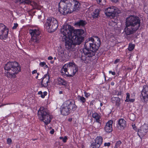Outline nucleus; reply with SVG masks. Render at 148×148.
Here are the masks:
<instances>
[{
	"label": "nucleus",
	"mask_w": 148,
	"mask_h": 148,
	"mask_svg": "<svg viewBox=\"0 0 148 148\" xmlns=\"http://www.w3.org/2000/svg\"><path fill=\"white\" fill-rule=\"evenodd\" d=\"M60 36L65 41V47L69 51H74L76 45H80L84 40V31L82 29L74 30L68 24L62 26L60 30Z\"/></svg>",
	"instance_id": "nucleus-1"
},
{
	"label": "nucleus",
	"mask_w": 148,
	"mask_h": 148,
	"mask_svg": "<svg viewBox=\"0 0 148 148\" xmlns=\"http://www.w3.org/2000/svg\"><path fill=\"white\" fill-rule=\"evenodd\" d=\"M101 45V41L99 38L94 36L90 38L85 42V49L82 53L81 58L85 63H87L91 60V58L95 55V52L97 51Z\"/></svg>",
	"instance_id": "nucleus-2"
},
{
	"label": "nucleus",
	"mask_w": 148,
	"mask_h": 148,
	"mask_svg": "<svg viewBox=\"0 0 148 148\" xmlns=\"http://www.w3.org/2000/svg\"><path fill=\"white\" fill-rule=\"evenodd\" d=\"M80 5L77 0H61L59 4V10L65 15L77 11L80 9Z\"/></svg>",
	"instance_id": "nucleus-3"
},
{
	"label": "nucleus",
	"mask_w": 148,
	"mask_h": 148,
	"mask_svg": "<svg viewBox=\"0 0 148 148\" xmlns=\"http://www.w3.org/2000/svg\"><path fill=\"white\" fill-rule=\"evenodd\" d=\"M125 27L123 33L124 35H130L134 33L139 28L140 20L139 18L134 15H130L126 19Z\"/></svg>",
	"instance_id": "nucleus-4"
},
{
	"label": "nucleus",
	"mask_w": 148,
	"mask_h": 148,
	"mask_svg": "<svg viewBox=\"0 0 148 148\" xmlns=\"http://www.w3.org/2000/svg\"><path fill=\"white\" fill-rule=\"evenodd\" d=\"M5 76L10 78H14L21 71L19 64L16 62H9L6 64L4 67Z\"/></svg>",
	"instance_id": "nucleus-5"
},
{
	"label": "nucleus",
	"mask_w": 148,
	"mask_h": 148,
	"mask_svg": "<svg viewBox=\"0 0 148 148\" xmlns=\"http://www.w3.org/2000/svg\"><path fill=\"white\" fill-rule=\"evenodd\" d=\"M77 108L75 105V102L71 100H68L65 101L61 107L60 112L63 115L69 114L71 111L75 110Z\"/></svg>",
	"instance_id": "nucleus-6"
},
{
	"label": "nucleus",
	"mask_w": 148,
	"mask_h": 148,
	"mask_svg": "<svg viewBox=\"0 0 148 148\" xmlns=\"http://www.w3.org/2000/svg\"><path fill=\"white\" fill-rule=\"evenodd\" d=\"M77 67L73 63L69 62L65 64L62 68L61 72L63 75L73 76L77 71Z\"/></svg>",
	"instance_id": "nucleus-7"
},
{
	"label": "nucleus",
	"mask_w": 148,
	"mask_h": 148,
	"mask_svg": "<svg viewBox=\"0 0 148 148\" xmlns=\"http://www.w3.org/2000/svg\"><path fill=\"white\" fill-rule=\"evenodd\" d=\"M38 115L39 119L43 122L45 125H47L51 122L52 118L51 117L47 109L41 107L38 111Z\"/></svg>",
	"instance_id": "nucleus-8"
},
{
	"label": "nucleus",
	"mask_w": 148,
	"mask_h": 148,
	"mask_svg": "<svg viewBox=\"0 0 148 148\" xmlns=\"http://www.w3.org/2000/svg\"><path fill=\"white\" fill-rule=\"evenodd\" d=\"M29 33L31 36L30 40L31 44L36 46L40 43L41 40V35L40 29L38 28L30 29Z\"/></svg>",
	"instance_id": "nucleus-9"
},
{
	"label": "nucleus",
	"mask_w": 148,
	"mask_h": 148,
	"mask_svg": "<svg viewBox=\"0 0 148 148\" xmlns=\"http://www.w3.org/2000/svg\"><path fill=\"white\" fill-rule=\"evenodd\" d=\"M58 21L53 17H48L46 20L44 25L45 28L48 32H52L56 30L58 27Z\"/></svg>",
	"instance_id": "nucleus-10"
},
{
	"label": "nucleus",
	"mask_w": 148,
	"mask_h": 148,
	"mask_svg": "<svg viewBox=\"0 0 148 148\" xmlns=\"http://www.w3.org/2000/svg\"><path fill=\"white\" fill-rule=\"evenodd\" d=\"M8 29L2 23H0V39L5 40L8 37Z\"/></svg>",
	"instance_id": "nucleus-11"
},
{
	"label": "nucleus",
	"mask_w": 148,
	"mask_h": 148,
	"mask_svg": "<svg viewBox=\"0 0 148 148\" xmlns=\"http://www.w3.org/2000/svg\"><path fill=\"white\" fill-rule=\"evenodd\" d=\"M117 8L114 6H111L105 10V13L106 15L109 16L113 17L115 16L116 12L119 13L117 12Z\"/></svg>",
	"instance_id": "nucleus-12"
},
{
	"label": "nucleus",
	"mask_w": 148,
	"mask_h": 148,
	"mask_svg": "<svg viewBox=\"0 0 148 148\" xmlns=\"http://www.w3.org/2000/svg\"><path fill=\"white\" fill-rule=\"evenodd\" d=\"M148 130V126L147 124H145L138 130V134L140 137H143L146 134Z\"/></svg>",
	"instance_id": "nucleus-13"
},
{
	"label": "nucleus",
	"mask_w": 148,
	"mask_h": 148,
	"mask_svg": "<svg viewBox=\"0 0 148 148\" xmlns=\"http://www.w3.org/2000/svg\"><path fill=\"white\" fill-rule=\"evenodd\" d=\"M141 95L144 101L146 102L148 101V85H144L143 86Z\"/></svg>",
	"instance_id": "nucleus-14"
},
{
	"label": "nucleus",
	"mask_w": 148,
	"mask_h": 148,
	"mask_svg": "<svg viewBox=\"0 0 148 148\" xmlns=\"http://www.w3.org/2000/svg\"><path fill=\"white\" fill-rule=\"evenodd\" d=\"M50 82V77L49 75L45 74L42 78L41 82V85L42 87H46L48 85V83Z\"/></svg>",
	"instance_id": "nucleus-15"
},
{
	"label": "nucleus",
	"mask_w": 148,
	"mask_h": 148,
	"mask_svg": "<svg viewBox=\"0 0 148 148\" xmlns=\"http://www.w3.org/2000/svg\"><path fill=\"white\" fill-rule=\"evenodd\" d=\"M126 126V121L124 119H121L118 121L117 127L118 129H124Z\"/></svg>",
	"instance_id": "nucleus-16"
},
{
	"label": "nucleus",
	"mask_w": 148,
	"mask_h": 148,
	"mask_svg": "<svg viewBox=\"0 0 148 148\" xmlns=\"http://www.w3.org/2000/svg\"><path fill=\"white\" fill-rule=\"evenodd\" d=\"M113 123V121L110 120L106 123L104 127V130L106 132L109 133L112 132V124Z\"/></svg>",
	"instance_id": "nucleus-17"
},
{
	"label": "nucleus",
	"mask_w": 148,
	"mask_h": 148,
	"mask_svg": "<svg viewBox=\"0 0 148 148\" xmlns=\"http://www.w3.org/2000/svg\"><path fill=\"white\" fill-rule=\"evenodd\" d=\"M111 101L112 103H115L117 107L120 106L121 104V99L119 97H112L111 99Z\"/></svg>",
	"instance_id": "nucleus-18"
},
{
	"label": "nucleus",
	"mask_w": 148,
	"mask_h": 148,
	"mask_svg": "<svg viewBox=\"0 0 148 148\" xmlns=\"http://www.w3.org/2000/svg\"><path fill=\"white\" fill-rule=\"evenodd\" d=\"M92 117L95 119L96 121L99 124V126L101 125V122L100 120L101 116L96 112H95L92 114Z\"/></svg>",
	"instance_id": "nucleus-19"
},
{
	"label": "nucleus",
	"mask_w": 148,
	"mask_h": 148,
	"mask_svg": "<svg viewBox=\"0 0 148 148\" xmlns=\"http://www.w3.org/2000/svg\"><path fill=\"white\" fill-rule=\"evenodd\" d=\"M86 24V22L83 20H80L75 23V25L77 27H84Z\"/></svg>",
	"instance_id": "nucleus-20"
},
{
	"label": "nucleus",
	"mask_w": 148,
	"mask_h": 148,
	"mask_svg": "<svg viewBox=\"0 0 148 148\" xmlns=\"http://www.w3.org/2000/svg\"><path fill=\"white\" fill-rule=\"evenodd\" d=\"M100 12V10L99 9H96L92 14V17L94 18H98L99 16Z\"/></svg>",
	"instance_id": "nucleus-21"
},
{
	"label": "nucleus",
	"mask_w": 148,
	"mask_h": 148,
	"mask_svg": "<svg viewBox=\"0 0 148 148\" xmlns=\"http://www.w3.org/2000/svg\"><path fill=\"white\" fill-rule=\"evenodd\" d=\"M103 138L101 136H97L95 139V142L100 146L103 142Z\"/></svg>",
	"instance_id": "nucleus-22"
},
{
	"label": "nucleus",
	"mask_w": 148,
	"mask_h": 148,
	"mask_svg": "<svg viewBox=\"0 0 148 148\" xmlns=\"http://www.w3.org/2000/svg\"><path fill=\"white\" fill-rule=\"evenodd\" d=\"M57 80L58 83L60 85L66 86V81L61 78H58Z\"/></svg>",
	"instance_id": "nucleus-23"
},
{
	"label": "nucleus",
	"mask_w": 148,
	"mask_h": 148,
	"mask_svg": "<svg viewBox=\"0 0 148 148\" xmlns=\"http://www.w3.org/2000/svg\"><path fill=\"white\" fill-rule=\"evenodd\" d=\"M77 99L79 101H80L83 103H85L86 101V99L83 96H77Z\"/></svg>",
	"instance_id": "nucleus-24"
},
{
	"label": "nucleus",
	"mask_w": 148,
	"mask_h": 148,
	"mask_svg": "<svg viewBox=\"0 0 148 148\" xmlns=\"http://www.w3.org/2000/svg\"><path fill=\"white\" fill-rule=\"evenodd\" d=\"M90 146L92 148H99L100 145L95 142L92 143L91 144Z\"/></svg>",
	"instance_id": "nucleus-25"
},
{
	"label": "nucleus",
	"mask_w": 148,
	"mask_h": 148,
	"mask_svg": "<svg viewBox=\"0 0 148 148\" xmlns=\"http://www.w3.org/2000/svg\"><path fill=\"white\" fill-rule=\"evenodd\" d=\"M21 3L23 4H31L32 2L33 1V0H21Z\"/></svg>",
	"instance_id": "nucleus-26"
},
{
	"label": "nucleus",
	"mask_w": 148,
	"mask_h": 148,
	"mask_svg": "<svg viewBox=\"0 0 148 148\" xmlns=\"http://www.w3.org/2000/svg\"><path fill=\"white\" fill-rule=\"evenodd\" d=\"M35 9H38V5L36 3L34 2H32L31 4H30Z\"/></svg>",
	"instance_id": "nucleus-27"
},
{
	"label": "nucleus",
	"mask_w": 148,
	"mask_h": 148,
	"mask_svg": "<svg viewBox=\"0 0 148 148\" xmlns=\"http://www.w3.org/2000/svg\"><path fill=\"white\" fill-rule=\"evenodd\" d=\"M97 3L100 5H103L105 4V0H96Z\"/></svg>",
	"instance_id": "nucleus-28"
},
{
	"label": "nucleus",
	"mask_w": 148,
	"mask_h": 148,
	"mask_svg": "<svg viewBox=\"0 0 148 148\" xmlns=\"http://www.w3.org/2000/svg\"><path fill=\"white\" fill-rule=\"evenodd\" d=\"M135 45L134 44H129L128 48V50L130 51L133 50L134 49Z\"/></svg>",
	"instance_id": "nucleus-29"
},
{
	"label": "nucleus",
	"mask_w": 148,
	"mask_h": 148,
	"mask_svg": "<svg viewBox=\"0 0 148 148\" xmlns=\"http://www.w3.org/2000/svg\"><path fill=\"white\" fill-rule=\"evenodd\" d=\"M39 65L40 66L42 67L44 66L45 65L46 68H47L48 67V66L46 64V63L45 62H40V63Z\"/></svg>",
	"instance_id": "nucleus-30"
},
{
	"label": "nucleus",
	"mask_w": 148,
	"mask_h": 148,
	"mask_svg": "<svg viewBox=\"0 0 148 148\" xmlns=\"http://www.w3.org/2000/svg\"><path fill=\"white\" fill-rule=\"evenodd\" d=\"M60 140H62L63 142L65 143L66 142V140L67 139V138L66 136H65L64 138L62 137H60Z\"/></svg>",
	"instance_id": "nucleus-31"
},
{
	"label": "nucleus",
	"mask_w": 148,
	"mask_h": 148,
	"mask_svg": "<svg viewBox=\"0 0 148 148\" xmlns=\"http://www.w3.org/2000/svg\"><path fill=\"white\" fill-rule=\"evenodd\" d=\"M121 144V142L119 140L118 141H117L116 143L114 148H117L119 147L120 145Z\"/></svg>",
	"instance_id": "nucleus-32"
},
{
	"label": "nucleus",
	"mask_w": 148,
	"mask_h": 148,
	"mask_svg": "<svg viewBox=\"0 0 148 148\" xmlns=\"http://www.w3.org/2000/svg\"><path fill=\"white\" fill-rule=\"evenodd\" d=\"M126 99L125 100V101L128 102V100L130 99V94L129 93H126Z\"/></svg>",
	"instance_id": "nucleus-33"
},
{
	"label": "nucleus",
	"mask_w": 148,
	"mask_h": 148,
	"mask_svg": "<svg viewBox=\"0 0 148 148\" xmlns=\"http://www.w3.org/2000/svg\"><path fill=\"white\" fill-rule=\"evenodd\" d=\"M7 143L9 145H10L12 143V140L10 138H8L7 140Z\"/></svg>",
	"instance_id": "nucleus-34"
},
{
	"label": "nucleus",
	"mask_w": 148,
	"mask_h": 148,
	"mask_svg": "<svg viewBox=\"0 0 148 148\" xmlns=\"http://www.w3.org/2000/svg\"><path fill=\"white\" fill-rule=\"evenodd\" d=\"M47 92L45 91L43 92V94L42 95H41V97L42 98H44L45 96H46L47 95Z\"/></svg>",
	"instance_id": "nucleus-35"
},
{
	"label": "nucleus",
	"mask_w": 148,
	"mask_h": 148,
	"mask_svg": "<svg viewBox=\"0 0 148 148\" xmlns=\"http://www.w3.org/2000/svg\"><path fill=\"white\" fill-rule=\"evenodd\" d=\"M84 94L85 96L86 97H88L90 95V94L89 93H87L86 91L84 92Z\"/></svg>",
	"instance_id": "nucleus-36"
},
{
	"label": "nucleus",
	"mask_w": 148,
	"mask_h": 148,
	"mask_svg": "<svg viewBox=\"0 0 148 148\" xmlns=\"http://www.w3.org/2000/svg\"><path fill=\"white\" fill-rule=\"evenodd\" d=\"M122 93L121 91H119L117 92H116V95L118 96H122Z\"/></svg>",
	"instance_id": "nucleus-37"
},
{
	"label": "nucleus",
	"mask_w": 148,
	"mask_h": 148,
	"mask_svg": "<svg viewBox=\"0 0 148 148\" xmlns=\"http://www.w3.org/2000/svg\"><path fill=\"white\" fill-rule=\"evenodd\" d=\"M14 26L12 27V29H15L16 28L18 25L17 23H14Z\"/></svg>",
	"instance_id": "nucleus-38"
},
{
	"label": "nucleus",
	"mask_w": 148,
	"mask_h": 148,
	"mask_svg": "<svg viewBox=\"0 0 148 148\" xmlns=\"http://www.w3.org/2000/svg\"><path fill=\"white\" fill-rule=\"evenodd\" d=\"M109 74H110V73H111V74L112 75H115L116 74V73L114 71V72H112V71H109Z\"/></svg>",
	"instance_id": "nucleus-39"
},
{
	"label": "nucleus",
	"mask_w": 148,
	"mask_h": 148,
	"mask_svg": "<svg viewBox=\"0 0 148 148\" xmlns=\"http://www.w3.org/2000/svg\"><path fill=\"white\" fill-rule=\"evenodd\" d=\"M110 145V143H105L104 144V145L105 146H109Z\"/></svg>",
	"instance_id": "nucleus-40"
},
{
	"label": "nucleus",
	"mask_w": 148,
	"mask_h": 148,
	"mask_svg": "<svg viewBox=\"0 0 148 148\" xmlns=\"http://www.w3.org/2000/svg\"><path fill=\"white\" fill-rule=\"evenodd\" d=\"M13 1L15 3H21V0H13Z\"/></svg>",
	"instance_id": "nucleus-41"
},
{
	"label": "nucleus",
	"mask_w": 148,
	"mask_h": 148,
	"mask_svg": "<svg viewBox=\"0 0 148 148\" xmlns=\"http://www.w3.org/2000/svg\"><path fill=\"white\" fill-rule=\"evenodd\" d=\"M120 61V59H116L114 61V63L115 64H117L118 62Z\"/></svg>",
	"instance_id": "nucleus-42"
},
{
	"label": "nucleus",
	"mask_w": 148,
	"mask_h": 148,
	"mask_svg": "<svg viewBox=\"0 0 148 148\" xmlns=\"http://www.w3.org/2000/svg\"><path fill=\"white\" fill-rule=\"evenodd\" d=\"M132 127H133V129L135 130H136V131H137V129H136V127L135 125H132Z\"/></svg>",
	"instance_id": "nucleus-43"
},
{
	"label": "nucleus",
	"mask_w": 148,
	"mask_h": 148,
	"mask_svg": "<svg viewBox=\"0 0 148 148\" xmlns=\"http://www.w3.org/2000/svg\"><path fill=\"white\" fill-rule=\"evenodd\" d=\"M134 99H129L128 100V102H133L134 101Z\"/></svg>",
	"instance_id": "nucleus-44"
},
{
	"label": "nucleus",
	"mask_w": 148,
	"mask_h": 148,
	"mask_svg": "<svg viewBox=\"0 0 148 148\" xmlns=\"http://www.w3.org/2000/svg\"><path fill=\"white\" fill-rule=\"evenodd\" d=\"M54 132V131L53 129H52V130L50 131V133L51 134H53Z\"/></svg>",
	"instance_id": "nucleus-45"
},
{
	"label": "nucleus",
	"mask_w": 148,
	"mask_h": 148,
	"mask_svg": "<svg viewBox=\"0 0 148 148\" xmlns=\"http://www.w3.org/2000/svg\"><path fill=\"white\" fill-rule=\"evenodd\" d=\"M37 73V70H34L32 72V74H33L36 73Z\"/></svg>",
	"instance_id": "nucleus-46"
},
{
	"label": "nucleus",
	"mask_w": 148,
	"mask_h": 148,
	"mask_svg": "<svg viewBox=\"0 0 148 148\" xmlns=\"http://www.w3.org/2000/svg\"><path fill=\"white\" fill-rule=\"evenodd\" d=\"M53 58V57L51 56L49 57L48 58V59L49 60H51Z\"/></svg>",
	"instance_id": "nucleus-47"
},
{
	"label": "nucleus",
	"mask_w": 148,
	"mask_h": 148,
	"mask_svg": "<svg viewBox=\"0 0 148 148\" xmlns=\"http://www.w3.org/2000/svg\"><path fill=\"white\" fill-rule=\"evenodd\" d=\"M38 94L41 95H42V91H40L38 92Z\"/></svg>",
	"instance_id": "nucleus-48"
},
{
	"label": "nucleus",
	"mask_w": 148,
	"mask_h": 148,
	"mask_svg": "<svg viewBox=\"0 0 148 148\" xmlns=\"http://www.w3.org/2000/svg\"><path fill=\"white\" fill-rule=\"evenodd\" d=\"M112 1L116 3L118 1V0H112Z\"/></svg>",
	"instance_id": "nucleus-49"
},
{
	"label": "nucleus",
	"mask_w": 148,
	"mask_h": 148,
	"mask_svg": "<svg viewBox=\"0 0 148 148\" xmlns=\"http://www.w3.org/2000/svg\"><path fill=\"white\" fill-rule=\"evenodd\" d=\"M95 101L94 100H92V101L90 103V104L91 105H93V102H94V101Z\"/></svg>",
	"instance_id": "nucleus-50"
},
{
	"label": "nucleus",
	"mask_w": 148,
	"mask_h": 148,
	"mask_svg": "<svg viewBox=\"0 0 148 148\" xmlns=\"http://www.w3.org/2000/svg\"><path fill=\"white\" fill-rule=\"evenodd\" d=\"M114 82H112L111 83V85H112V86H114Z\"/></svg>",
	"instance_id": "nucleus-51"
},
{
	"label": "nucleus",
	"mask_w": 148,
	"mask_h": 148,
	"mask_svg": "<svg viewBox=\"0 0 148 148\" xmlns=\"http://www.w3.org/2000/svg\"><path fill=\"white\" fill-rule=\"evenodd\" d=\"M59 93L60 94H61L62 93V91H60L59 92Z\"/></svg>",
	"instance_id": "nucleus-52"
},
{
	"label": "nucleus",
	"mask_w": 148,
	"mask_h": 148,
	"mask_svg": "<svg viewBox=\"0 0 148 148\" xmlns=\"http://www.w3.org/2000/svg\"><path fill=\"white\" fill-rule=\"evenodd\" d=\"M103 105V103H100V106H102Z\"/></svg>",
	"instance_id": "nucleus-53"
},
{
	"label": "nucleus",
	"mask_w": 148,
	"mask_h": 148,
	"mask_svg": "<svg viewBox=\"0 0 148 148\" xmlns=\"http://www.w3.org/2000/svg\"><path fill=\"white\" fill-rule=\"evenodd\" d=\"M31 140H37V139L36 138H35L34 139H32Z\"/></svg>",
	"instance_id": "nucleus-54"
},
{
	"label": "nucleus",
	"mask_w": 148,
	"mask_h": 148,
	"mask_svg": "<svg viewBox=\"0 0 148 148\" xmlns=\"http://www.w3.org/2000/svg\"><path fill=\"white\" fill-rule=\"evenodd\" d=\"M132 116H134V117H135V115H134V114H132Z\"/></svg>",
	"instance_id": "nucleus-55"
},
{
	"label": "nucleus",
	"mask_w": 148,
	"mask_h": 148,
	"mask_svg": "<svg viewBox=\"0 0 148 148\" xmlns=\"http://www.w3.org/2000/svg\"><path fill=\"white\" fill-rule=\"evenodd\" d=\"M38 76L37 75V76L36 77V79H37V78H38Z\"/></svg>",
	"instance_id": "nucleus-56"
},
{
	"label": "nucleus",
	"mask_w": 148,
	"mask_h": 148,
	"mask_svg": "<svg viewBox=\"0 0 148 148\" xmlns=\"http://www.w3.org/2000/svg\"><path fill=\"white\" fill-rule=\"evenodd\" d=\"M130 119V120H132V121H134V119Z\"/></svg>",
	"instance_id": "nucleus-57"
},
{
	"label": "nucleus",
	"mask_w": 148,
	"mask_h": 148,
	"mask_svg": "<svg viewBox=\"0 0 148 148\" xmlns=\"http://www.w3.org/2000/svg\"><path fill=\"white\" fill-rule=\"evenodd\" d=\"M37 75L38 76V75H39V73H37Z\"/></svg>",
	"instance_id": "nucleus-58"
},
{
	"label": "nucleus",
	"mask_w": 148,
	"mask_h": 148,
	"mask_svg": "<svg viewBox=\"0 0 148 148\" xmlns=\"http://www.w3.org/2000/svg\"><path fill=\"white\" fill-rule=\"evenodd\" d=\"M128 69H130V68H129Z\"/></svg>",
	"instance_id": "nucleus-59"
},
{
	"label": "nucleus",
	"mask_w": 148,
	"mask_h": 148,
	"mask_svg": "<svg viewBox=\"0 0 148 148\" xmlns=\"http://www.w3.org/2000/svg\"><path fill=\"white\" fill-rule=\"evenodd\" d=\"M128 69H130V68H129Z\"/></svg>",
	"instance_id": "nucleus-60"
},
{
	"label": "nucleus",
	"mask_w": 148,
	"mask_h": 148,
	"mask_svg": "<svg viewBox=\"0 0 148 148\" xmlns=\"http://www.w3.org/2000/svg\"><path fill=\"white\" fill-rule=\"evenodd\" d=\"M56 58H54V59H56Z\"/></svg>",
	"instance_id": "nucleus-61"
}]
</instances>
